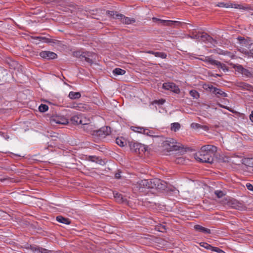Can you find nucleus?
I'll return each mask as SVG.
<instances>
[{"mask_svg": "<svg viewBox=\"0 0 253 253\" xmlns=\"http://www.w3.org/2000/svg\"><path fill=\"white\" fill-rule=\"evenodd\" d=\"M166 183L159 179H142L139 180L136 184V188L142 191L143 188L165 189Z\"/></svg>", "mask_w": 253, "mask_h": 253, "instance_id": "nucleus-1", "label": "nucleus"}, {"mask_svg": "<svg viewBox=\"0 0 253 253\" xmlns=\"http://www.w3.org/2000/svg\"><path fill=\"white\" fill-rule=\"evenodd\" d=\"M213 153H208L206 151L200 150L195 155V159L199 162L211 164L213 159L212 156Z\"/></svg>", "mask_w": 253, "mask_h": 253, "instance_id": "nucleus-2", "label": "nucleus"}, {"mask_svg": "<svg viewBox=\"0 0 253 253\" xmlns=\"http://www.w3.org/2000/svg\"><path fill=\"white\" fill-rule=\"evenodd\" d=\"M107 13L110 16H112L114 18L120 19L122 22L126 24H130L135 22L134 18L126 17L122 14L117 13L116 12L108 11Z\"/></svg>", "mask_w": 253, "mask_h": 253, "instance_id": "nucleus-3", "label": "nucleus"}, {"mask_svg": "<svg viewBox=\"0 0 253 253\" xmlns=\"http://www.w3.org/2000/svg\"><path fill=\"white\" fill-rule=\"evenodd\" d=\"M176 141L174 139L168 138L163 142L162 147L167 151L177 150L179 149V147L176 145Z\"/></svg>", "mask_w": 253, "mask_h": 253, "instance_id": "nucleus-4", "label": "nucleus"}, {"mask_svg": "<svg viewBox=\"0 0 253 253\" xmlns=\"http://www.w3.org/2000/svg\"><path fill=\"white\" fill-rule=\"evenodd\" d=\"M203 61L209 64L215 66L218 69H220L224 72L227 71L228 70V68L225 64H223L217 60L213 59L211 56L204 57V60H203Z\"/></svg>", "mask_w": 253, "mask_h": 253, "instance_id": "nucleus-5", "label": "nucleus"}, {"mask_svg": "<svg viewBox=\"0 0 253 253\" xmlns=\"http://www.w3.org/2000/svg\"><path fill=\"white\" fill-rule=\"evenodd\" d=\"M129 145L131 151L140 155L145 153L147 150V147L146 145L137 142H129Z\"/></svg>", "mask_w": 253, "mask_h": 253, "instance_id": "nucleus-6", "label": "nucleus"}, {"mask_svg": "<svg viewBox=\"0 0 253 253\" xmlns=\"http://www.w3.org/2000/svg\"><path fill=\"white\" fill-rule=\"evenodd\" d=\"M111 133V128L109 126H105L102 127L99 129H96L95 136L100 138H105L109 135Z\"/></svg>", "mask_w": 253, "mask_h": 253, "instance_id": "nucleus-7", "label": "nucleus"}, {"mask_svg": "<svg viewBox=\"0 0 253 253\" xmlns=\"http://www.w3.org/2000/svg\"><path fill=\"white\" fill-rule=\"evenodd\" d=\"M163 87L166 90H170L175 93L180 92L178 86L173 83H165L163 84Z\"/></svg>", "mask_w": 253, "mask_h": 253, "instance_id": "nucleus-8", "label": "nucleus"}, {"mask_svg": "<svg viewBox=\"0 0 253 253\" xmlns=\"http://www.w3.org/2000/svg\"><path fill=\"white\" fill-rule=\"evenodd\" d=\"M152 20L154 22H160L161 23H163L164 25L166 26H172L173 25H175L176 26H179L181 25V23L180 22L172 20H163L156 17L152 18Z\"/></svg>", "mask_w": 253, "mask_h": 253, "instance_id": "nucleus-9", "label": "nucleus"}, {"mask_svg": "<svg viewBox=\"0 0 253 253\" xmlns=\"http://www.w3.org/2000/svg\"><path fill=\"white\" fill-rule=\"evenodd\" d=\"M39 55L42 58L47 60L54 59L57 57L55 53L50 51H42L40 53Z\"/></svg>", "mask_w": 253, "mask_h": 253, "instance_id": "nucleus-10", "label": "nucleus"}, {"mask_svg": "<svg viewBox=\"0 0 253 253\" xmlns=\"http://www.w3.org/2000/svg\"><path fill=\"white\" fill-rule=\"evenodd\" d=\"M241 52L244 53L246 55L249 57L253 58V43H251L249 45L248 49L244 47H242L240 49Z\"/></svg>", "mask_w": 253, "mask_h": 253, "instance_id": "nucleus-11", "label": "nucleus"}, {"mask_svg": "<svg viewBox=\"0 0 253 253\" xmlns=\"http://www.w3.org/2000/svg\"><path fill=\"white\" fill-rule=\"evenodd\" d=\"M83 129L86 132L95 136L96 129L95 126L90 123L87 125L83 126Z\"/></svg>", "mask_w": 253, "mask_h": 253, "instance_id": "nucleus-12", "label": "nucleus"}, {"mask_svg": "<svg viewBox=\"0 0 253 253\" xmlns=\"http://www.w3.org/2000/svg\"><path fill=\"white\" fill-rule=\"evenodd\" d=\"M30 249L34 253H52L51 251L36 246H30Z\"/></svg>", "mask_w": 253, "mask_h": 253, "instance_id": "nucleus-13", "label": "nucleus"}, {"mask_svg": "<svg viewBox=\"0 0 253 253\" xmlns=\"http://www.w3.org/2000/svg\"><path fill=\"white\" fill-rule=\"evenodd\" d=\"M51 121L52 122H54L56 124L61 125H66L68 123V120L63 117H56L54 118H52L51 120Z\"/></svg>", "mask_w": 253, "mask_h": 253, "instance_id": "nucleus-14", "label": "nucleus"}, {"mask_svg": "<svg viewBox=\"0 0 253 253\" xmlns=\"http://www.w3.org/2000/svg\"><path fill=\"white\" fill-rule=\"evenodd\" d=\"M194 228L196 231H199L202 233H204L205 234H208L211 233V231L210 229H209L208 228H206L204 227H203L200 225H195L194 226Z\"/></svg>", "mask_w": 253, "mask_h": 253, "instance_id": "nucleus-15", "label": "nucleus"}, {"mask_svg": "<svg viewBox=\"0 0 253 253\" xmlns=\"http://www.w3.org/2000/svg\"><path fill=\"white\" fill-rule=\"evenodd\" d=\"M204 88L207 91H210L213 94H215L217 88L210 84H205L203 85Z\"/></svg>", "mask_w": 253, "mask_h": 253, "instance_id": "nucleus-16", "label": "nucleus"}, {"mask_svg": "<svg viewBox=\"0 0 253 253\" xmlns=\"http://www.w3.org/2000/svg\"><path fill=\"white\" fill-rule=\"evenodd\" d=\"M82 115V114H80L73 116L70 119L72 124L73 125L80 124V120H81Z\"/></svg>", "mask_w": 253, "mask_h": 253, "instance_id": "nucleus-17", "label": "nucleus"}, {"mask_svg": "<svg viewBox=\"0 0 253 253\" xmlns=\"http://www.w3.org/2000/svg\"><path fill=\"white\" fill-rule=\"evenodd\" d=\"M56 220L66 225H69L71 223V220L68 218L64 217L61 215H59L56 217Z\"/></svg>", "mask_w": 253, "mask_h": 253, "instance_id": "nucleus-18", "label": "nucleus"}, {"mask_svg": "<svg viewBox=\"0 0 253 253\" xmlns=\"http://www.w3.org/2000/svg\"><path fill=\"white\" fill-rule=\"evenodd\" d=\"M143 134L152 137H159L158 135L155 134V132L151 129L147 128H144Z\"/></svg>", "mask_w": 253, "mask_h": 253, "instance_id": "nucleus-19", "label": "nucleus"}, {"mask_svg": "<svg viewBox=\"0 0 253 253\" xmlns=\"http://www.w3.org/2000/svg\"><path fill=\"white\" fill-rule=\"evenodd\" d=\"M200 41L204 42H211L212 40V38L206 33H202L201 35H200Z\"/></svg>", "mask_w": 253, "mask_h": 253, "instance_id": "nucleus-20", "label": "nucleus"}, {"mask_svg": "<svg viewBox=\"0 0 253 253\" xmlns=\"http://www.w3.org/2000/svg\"><path fill=\"white\" fill-rule=\"evenodd\" d=\"M68 97L71 99H79L81 97V94L79 92L70 91Z\"/></svg>", "mask_w": 253, "mask_h": 253, "instance_id": "nucleus-21", "label": "nucleus"}, {"mask_svg": "<svg viewBox=\"0 0 253 253\" xmlns=\"http://www.w3.org/2000/svg\"><path fill=\"white\" fill-rule=\"evenodd\" d=\"M88 160L91 162H94L100 165H102V163L103 162L102 160L101 159H100L99 157H96L94 156H89Z\"/></svg>", "mask_w": 253, "mask_h": 253, "instance_id": "nucleus-22", "label": "nucleus"}, {"mask_svg": "<svg viewBox=\"0 0 253 253\" xmlns=\"http://www.w3.org/2000/svg\"><path fill=\"white\" fill-rule=\"evenodd\" d=\"M92 55L93 54L92 53H90L89 52H85L84 55L83 59H84V60L86 62L91 64L93 63V61L91 59L89 58V57L92 56Z\"/></svg>", "mask_w": 253, "mask_h": 253, "instance_id": "nucleus-23", "label": "nucleus"}, {"mask_svg": "<svg viewBox=\"0 0 253 253\" xmlns=\"http://www.w3.org/2000/svg\"><path fill=\"white\" fill-rule=\"evenodd\" d=\"M215 148L213 145H206L202 146L200 150L206 151L208 153H212V148Z\"/></svg>", "mask_w": 253, "mask_h": 253, "instance_id": "nucleus-24", "label": "nucleus"}, {"mask_svg": "<svg viewBox=\"0 0 253 253\" xmlns=\"http://www.w3.org/2000/svg\"><path fill=\"white\" fill-rule=\"evenodd\" d=\"M217 91H216L215 95H216L217 97H228V94L223 91L220 88H217Z\"/></svg>", "mask_w": 253, "mask_h": 253, "instance_id": "nucleus-25", "label": "nucleus"}, {"mask_svg": "<svg viewBox=\"0 0 253 253\" xmlns=\"http://www.w3.org/2000/svg\"><path fill=\"white\" fill-rule=\"evenodd\" d=\"M80 124L83 125V126L87 125L90 123V121L89 119L87 118L83 115H82L81 120H80Z\"/></svg>", "mask_w": 253, "mask_h": 253, "instance_id": "nucleus-26", "label": "nucleus"}, {"mask_svg": "<svg viewBox=\"0 0 253 253\" xmlns=\"http://www.w3.org/2000/svg\"><path fill=\"white\" fill-rule=\"evenodd\" d=\"M35 39L38 40L39 42H45V43H50L51 42V40L48 38H46L44 37H36L34 38Z\"/></svg>", "mask_w": 253, "mask_h": 253, "instance_id": "nucleus-27", "label": "nucleus"}, {"mask_svg": "<svg viewBox=\"0 0 253 253\" xmlns=\"http://www.w3.org/2000/svg\"><path fill=\"white\" fill-rule=\"evenodd\" d=\"M126 71L125 70L119 68H115L113 71V73L115 75H123L126 73Z\"/></svg>", "mask_w": 253, "mask_h": 253, "instance_id": "nucleus-28", "label": "nucleus"}, {"mask_svg": "<svg viewBox=\"0 0 253 253\" xmlns=\"http://www.w3.org/2000/svg\"><path fill=\"white\" fill-rule=\"evenodd\" d=\"M87 109V106L84 104L83 103H77V105H76V110L81 111H84Z\"/></svg>", "mask_w": 253, "mask_h": 253, "instance_id": "nucleus-29", "label": "nucleus"}, {"mask_svg": "<svg viewBox=\"0 0 253 253\" xmlns=\"http://www.w3.org/2000/svg\"><path fill=\"white\" fill-rule=\"evenodd\" d=\"M180 128V125L178 123H173L171 124V130L175 132L178 130Z\"/></svg>", "mask_w": 253, "mask_h": 253, "instance_id": "nucleus-30", "label": "nucleus"}, {"mask_svg": "<svg viewBox=\"0 0 253 253\" xmlns=\"http://www.w3.org/2000/svg\"><path fill=\"white\" fill-rule=\"evenodd\" d=\"M116 142L121 147H123L126 144V141L123 138H117L116 139Z\"/></svg>", "mask_w": 253, "mask_h": 253, "instance_id": "nucleus-31", "label": "nucleus"}, {"mask_svg": "<svg viewBox=\"0 0 253 253\" xmlns=\"http://www.w3.org/2000/svg\"><path fill=\"white\" fill-rule=\"evenodd\" d=\"M155 57H160L162 59L166 58L167 55L165 52H155Z\"/></svg>", "mask_w": 253, "mask_h": 253, "instance_id": "nucleus-32", "label": "nucleus"}, {"mask_svg": "<svg viewBox=\"0 0 253 253\" xmlns=\"http://www.w3.org/2000/svg\"><path fill=\"white\" fill-rule=\"evenodd\" d=\"M48 109V106L45 104H41L39 107V110L41 112H45Z\"/></svg>", "mask_w": 253, "mask_h": 253, "instance_id": "nucleus-33", "label": "nucleus"}, {"mask_svg": "<svg viewBox=\"0 0 253 253\" xmlns=\"http://www.w3.org/2000/svg\"><path fill=\"white\" fill-rule=\"evenodd\" d=\"M155 228L157 231L159 232H164L166 231V227L165 225H163L160 224L159 225H157Z\"/></svg>", "mask_w": 253, "mask_h": 253, "instance_id": "nucleus-34", "label": "nucleus"}, {"mask_svg": "<svg viewBox=\"0 0 253 253\" xmlns=\"http://www.w3.org/2000/svg\"><path fill=\"white\" fill-rule=\"evenodd\" d=\"M200 245L201 247H203L207 250H211L212 248V246L211 245L205 242H201L200 243Z\"/></svg>", "mask_w": 253, "mask_h": 253, "instance_id": "nucleus-35", "label": "nucleus"}, {"mask_svg": "<svg viewBox=\"0 0 253 253\" xmlns=\"http://www.w3.org/2000/svg\"><path fill=\"white\" fill-rule=\"evenodd\" d=\"M230 7L231 8H238V9H245L246 8L243 6L242 5L238 4H234V3H231L229 4Z\"/></svg>", "mask_w": 253, "mask_h": 253, "instance_id": "nucleus-36", "label": "nucleus"}, {"mask_svg": "<svg viewBox=\"0 0 253 253\" xmlns=\"http://www.w3.org/2000/svg\"><path fill=\"white\" fill-rule=\"evenodd\" d=\"M214 194L218 198H221L225 195L224 192L221 190H215Z\"/></svg>", "mask_w": 253, "mask_h": 253, "instance_id": "nucleus-37", "label": "nucleus"}, {"mask_svg": "<svg viewBox=\"0 0 253 253\" xmlns=\"http://www.w3.org/2000/svg\"><path fill=\"white\" fill-rule=\"evenodd\" d=\"M190 94L194 98H197L199 97V93L195 90H192L190 91Z\"/></svg>", "mask_w": 253, "mask_h": 253, "instance_id": "nucleus-38", "label": "nucleus"}, {"mask_svg": "<svg viewBox=\"0 0 253 253\" xmlns=\"http://www.w3.org/2000/svg\"><path fill=\"white\" fill-rule=\"evenodd\" d=\"M84 53V52L79 51L74 52V55L76 57H79L81 58L82 59H83Z\"/></svg>", "mask_w": 253, "mask_h": 253, "instance_id": "nucleus-39", "label": "nucleus"}, {"mask_svg": "<svg viewBox=\"0 0 253 253\" xmlns=\"http://www.w3.org/2000/svg\"><path fill=\"white\" fill-rule=\"evenodd\" d=\"M245 162L247 166L253 168V158L247 159Z\"/></svg>", "mask_w": 253, "mask_h": 253, "instance_id": "nucleus-40", "label": "nucleus"}, {"mask_svg": "<svg viewBox=\"0 0 253 253\" xmlns=\"http://www.w3.org/2000/svg\"><path fill=\"white\" fill-rule=\"evenodd\" d=\"M114 196L115 198L116 199V200L118 201V202L122 201V200L123 199V197H122V194L118 193H114Z\"/></svg>", "mask_w": 253, "mask_h": 253, "instance_id": "nucleus-41", "label": "nucleus"}, {"mask_svg": "<svg viewBox=\"0 0 253 253\" xmlns=\"http://www.w3.org/2000/svg\"><path fill=\"white\" fill-rule=\"evenodd\" d=\"M211 251H212L213 252H216L217 253H225L224 251H223V250H221L219 248L214 247H212V246Z\"/></svg>", "mask_w": 253, "mask_h": 253, "instance_id": "nucleus-42", "label": "nucleus"}, {"mask_svg": "<svg viewBox=\"0 0 253 253\" xmlns=\"http://www.w3.org/2000/svg\"><path fill=\"white\" fill-rule=\"evenodd\" d=\"M229 203H230V205L232 207L234 208H235V209H237V205H238V202L236 200H231L230 202H229Z\"/></svg>", "mask_w": 253, "mask_h": 253, "instance_id": "nucleus-43", "label": "nucleus"}, {"mask_svg": "<svg viewBox=\"0 0 253 253\" xmlns=\"http://www.w3.org/2000/svg\"><path fill=\"white\" fill-rule=\"evenodd\" d=\"M144 127H134V128L133 130L139 133H143L144 131Z\"/></svg>", "mask_w": 253, "mask_h": 253, "instance_id": "nucleus-44", "label": "nucleus"}, {"mask_svg": "<svg viewBox=\"0 0 253 253\" xmlns=\"http://www.w3.org/2000/svg\"><path fill=\"white\" fill-rule=\"evenodd\" d=\"M216 6L220 7H230L229 4L225 3L224 2H219L217 4Z\"/></svg>", "mask_w": 253, "mask_h": 253, "instance_id": "nucleus-45", "label": "nucleus"}, {"mask_svg": "<svg viewBox=\"0 0 253 253\" xmlns=\"http://www.w3.org/2000/svg\"><path fill=\"white\" fill-rule=\"evenodd\" d=\"M191 127L194 129H198L202 127L201 125L195 123H192L191 124Z\"/></svg>", "mask_w": 253, "mask_h": 253, "instance_id": "nucleus-46", "label": "nucleus"}, {"mask_svg": "<svg viewBox=\"0 0 253 253\" xmlns=\"http://www.w3.org/2000/svg\"><path fill=\"white\" fill-rule=\"evenodd\" d=\"M243 75L246 76V77H250L251 76V72L247 69H245L243 70L242 72L241 73Z\"/></svg>", "mask_w": 253, "mask_h": 253, "instance_id": "nucleus-47", "label": "nucleus"}, {"mask_svg": "<svg viewBox=\"0 0 253 253\" xmlns=\"http://www.w3.org/2000/svg\"><path fill=\"white\" fill-rule=\"evenodd\" d=\"M189 37L192 39H195L197 40V41H200L199 34H195L192 36H190Z\"/></svg>", "mask_w": 253, "mask_h": 253, "instance_id": "nucleus-48", "label": "nucleus"}, {"mask_svg": "<svg viewBox=\"0 0 253 253\" xmlns=\"http://www.w3.org/2000/svg\"><path fill=\"white\" fill-rule=\"evenodd\" d=\"M246 187L248 190L253 191V186L251 183H247Z\"/></svg>", "mask_w": 253, "mask_h": 253, "instance_id": "nucleus-49", "label": "nucleus"}, {"mask_svg": "<svg viewBox=\"0 0 253 253\" xmlns=\"http://www.w3.org/2000/svg\"><path fill=\"white\" fill-rule=\"evenodd\" d=\"M165 100L164 99H159V100H155L154 102L158 104L162 105L165 103Z\"/></svg>", "mask_w": 253, "mask_h": 253, "instance_id": "nucleus-50", "label": "nucleus"}, {"mask_svg": "<svg viewBox=\"0 0 253 253\" xmlns=\"http://www.w3.org/2000/svg\"><path fill=\"white\" fill-rule=\"evenodd\" d=\"M245 68H244L242 65H239L237 66L238 71L240 72L241 73H242L243 70Z\"/></svg>", "mask_w": 253, "mask_h": 253, "instance_id": "nucleus-51", "label": "nucleus"}, {"mask_svg": "<svg viewBox=\"0 0 253 253\" xmlns=\"http://www.w3.org/2000/svg\"><path fill=\"white\" fill-rule=\"evenodd\" d=\"M219 53L220 54H222V55H228L230 53L229 52H228V51L221 50L220 51V52H219Z\"/></svg>", "mask_w": 253, "mask_h": 253, "instance_id": "nucleus-52", "label": "nucleus"}, {"mask_svg": "<svg viewBox=\"0 0 253 253\" xmlns=\"http://www.w3.org/2000/svg\"><path fill=\"white\" fill-rule=\"evenodd\" d=\"M250 119L253 123V110L251 112V114L250 115Z\"/></svg>", "mask_w": 253, "mask_h": 253, "instance_id": "nucleus-53", "label": "nucleus"}, {"mask_svg": "<svg viewBox=\"0 0 253 253\" xmlns=\"http://www.w3.org/2000/svg\"><path fill=\"white\" fill-rule=\"evenodd\" d=\"M76 105H77V103H74L72 105H71L70 108L76 109Z\"/></svg>", "mask_w": 253, "mask_h": 253, "instance_id": "nucleus-54", "label": "nucleus"}, {"mask_svg": "<svg viewBox=\"0 0 253 253\" xmlns=\"http://www.w3.org/2000/svg\"><path fill=\"white\" fill-rule=\"evenodd\" d=\"M146 52L147 53L151 54H153L154 55H155V52H154L153 51H152V50H148V51H146Z\"/></svg>", "mask_w": 253, "mask_h": 253, "instance_id": "nucleus-55", "label": "nucleus"}, {"mask_svg": "<svg viewBox=\"0 0 253 253\" xmlns=\"http://www.w3.org/2000/svg\"><path fill=\"white\" fill-rule=\"evenodd\" d=\"M115 177L118 179L120 178L121 177L120 173H116L115 174Z\"/></svg>", "mask_w": 253, "mask_h": 253, "instance_id": "nucleus-56", "label": "nucleus"}, {"mask_svg": "<svg viewBox=\"0 0 253 253\" xmlns=\"http://www.w3.org/2000/svg\"><path fill=\"white\" fill-rule=\"evenodd\" d=\"M225 109L228 110V111H229L230 112H232V113H233L234 111L232 109H231V108H230L228 106H226L225 107Z\"/></svg>", "mask_w": 253, "mask_h": 253, "instance_id": "nucleus-57", "label": "nucleus"}, {"mask_svg": "<svg viewBox=\"0 0 253 253\" xmlns=\"http://www.w3.org/2000/svg\"><path fill=\"white\" fill-rule=\"evenodd\" d=\"M201 127H201L200 128H203L204 129H207V128H208V127L207 126H201Z\"/></svg>", "mask_w": 253, "mask_h": 253, "instance_id": "nucleus-58", "label": "nucleus"}, {"mask_svg": "<svg viewBox=\"0 0 253 253\" xmlns=\"http://www.w3.org/2000/svg\"><path fill=\"white\" fill-rule=\"evenodd\" d=\"M220 76H221V75H219V74H216L214 76V77H220Z\"/></svg>", "mask_w": 253, "mask_h": 253, "instance_id": "nucleus-59", "label": "nucleus"}, {"mask_svg": "<svg viewBox=\"0 0 253 253\" xmlns=\"http://www.w3.org/2000/svg\"><path fill=\"white\" fill-rule=\"evenodd\" d=\"M182 158H179V159H178V162H180V161H182Z\"/></svg>", "mask_w": 253, "mask_h": 253, "instance_id": "nucleus-60", "label": "nucleus"}, {"mask_svg": "<svg viewBox=\"0 0 253 253\" xmlns=\"http://www.w3.org/2000/svg\"><path fill=\"white\" fill-rule=\"evenodd\" d=\"M199 59L203 61V60H204V57L203 58H199Z\"/></svg>", "mask_w": 253, "mask_h": 253, "instance_id": "nucleus-61", "label": "nucleus"}, {"mask_svg": "<svg viewBox=\"0 0 253 253\" xmlns=\"http://www.w3.org/2000/svg\"><path fill=\"white\" fill-rule=\"evenodd\" d=\"M220 106H221L222 108H225V107H226L225 106L222 105H220Z\"/></svg>", "mask_w": 253, "mask_h": 253, "instance_id": "nucleus-62", "label": "nucleus"}]
</instances>
